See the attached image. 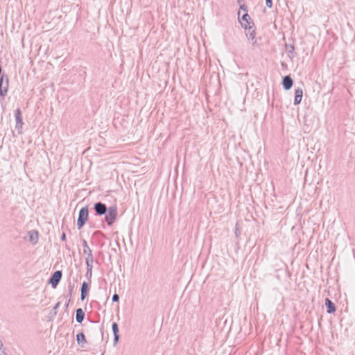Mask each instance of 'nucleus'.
<instances>
[{
    "mask_svg": "<svg viewBox=\"0 0 355 355\" xmlns=\"http://www.w3.org/2000/svg\"><path fill=\"white\" fill-rule=\"evenodd\" d=\"M94 216L101 217L104 216L103 222L105 223L107 225L111 227L116 222L118 216L117 207L112 205L107 207V205L101 202H96L94 204Z\"/></svg>",
    "mask_w": 355,
    "mask_h": 355,
    "instance_id": "nucleus-1",
    "label": "nucleus"
},
{
    "mask_svg": "<svg viewBox=\"0 0 355 355\" xmlns=\"http://www.w3.org/2000/svg\"><path fill=\"white\" fill-rule=\"evenodd\" d=\"M89 218V209L87 206L82 207L78 212V217L77 219V228L81 230L83 226L88 221Z\"/></svg>",
    "mask_w": 355,
    "mask_h": 355,
    "instance_id": "nucleus-2",
    "label": "nucleus"
},
{
    "mask_svg": "<svg viewBox=\"0 0 355 355\" xmlns=\"http://www.w3.org/2000/svg\"><path fill=\"white\" fill-rule=\"evenodd\" d=\"M9 87V78L6 73L0 77V96L3 98L6 96Z\"/></svg>",
    "mask_w": 355,
    "mask_h": 355,
    "instance_id": "nucleus-3",
    "label": "nucleus"
},
{
    "mask_svg": "<svg viewBox=\"0 0 355 355\" xmlns=\"http://www.w3.org/2000/svg\"><path fill=\"white\" fill-rule=\"evenodd\" d=\"M239 22L242 28L245 31H250L254 26V24L248 13H244L241 19H239Z\"/></svg>",
    "mask_w": 355,
    "mask_h": 355,
    "instance_id": "nucleus-4",
    "label": "nucleus"
},
{
    "mask_svg": "<svg viewBox=\"0 0 355 355\" xmlns=\"http://www.w3.org/2000/svg\"><path fill=\"white\" fill-rule=\"evenodd\" d=\"M62 272L61 270H56L48 279V284H50L53 288H56L62 279Z\"/></svg>",
    "mask_w": 355,
    "mask_h": 355,
    "instance_id": "nucleus-5",
    "label": "nucleus"
},
{
    "mask_svg": "<svg viewBox=\"0 0 355 355\" xmlns=\"http://www.w3.org/2000/svg\"><path fill=\"white\" fill-rule=\"evenodd\" d=\"M25 241H28L33 245H35L38 241V232L35 230H30L27 232L26 236H24Z\"/></svg>",
    "mask_w": 355,
    "mask_h": 355,
    "instance_id": "nucleus-6",
    "label": "nucleus"
},
{
    "mask_svg": "<svg viewBox=\"0 0 355 355\" xmlns=\"http://www.w3.org/2000/svg\"><path fill=\"white\" fill-rule=\"evenodd\" d=\"M82 244L83 247V253L87 254V257L85 258V262H94V258L92 255V252L90 248L89 247L86 240L83 239Z\"/></svg>",
    "mask_w": 355,
    "mask_h": 355,
    "instance_id": "nucleus-7",
    "label": "nucleus"
},
{
    "mask_svg": "<svg viewBox=\"0 0 355 355\" xmlns=\"http://www.w3.org/2000/svg\"><path fill=\"white\" fill-rule=\"evenodd\" d=\"M90 283L84 281L81 284L80 288V299L83 301L89 295V291L90 288Z\"/></svg>",
    "mask_w": 355,
    "mask_h": 355,
    "instance_id": "nucleus-8",
    "label": "nucleus"
},
{
    "mask_svg": "<svg viewBox=\"0 0 355 355\" xmlns=\"http://www.w3.org/2000/svg\"><path fill=\"white\" fill-rule=\"evenodd\" d=\"M282 85L284 90H290L293 85V80L290 75H287L283 77Z\"/></svg>",
    "mask_w": 355,
    "mask_h": 355,
    "instance_id": "nucleus-9",
    "label": "nucleus"
},
{
    "mask_svg": "<svg viewBox=\"0 0 355 355\" xmlns=\"http://www.w3.org/2000/svg\"><path fill=\"white\" fill-rule=\"evenodd\" d=\"M112 330L113 335H114L113 343H114V345L115 346L119 343V340L120 338L119 334V325L116 322H112Z\"/></svg>",
    "mask_w": 355,
    "mask_h": 355,
    "instance_id": "nucleus-10",
    "label": "nucleus"
},
{
    "mask_svg": "<svg viewBox=\"0 0 355 355\" xmlns=\"http://www.w3.org/2000/svg\"><path fill=\"white\" fill-rule=\"evenodd\" d=\"M15 120H16L15 128L18 130H19L22 128V125H23L21 112L19 109H17L15 111Z\"/></svg>",
    "mask_w": 355,
    "mask_h": 355,
    "instance_id": "nucleus-11",
    "label": "nucleus"
},
{
    "mask_svg": "<svg viewBox=\"0 0 355 355\" xmlns=\"http://www.w3.org/2000/svg\"><path fill=\"white\" fill-rule=\"evenodd\" d=\"M325 307L327 309V313L331 314L336 312V306L335 304L328 297L325 299Z\"/></svg>",
    "mask_w": 355,
    "mask_h": 355,
    "instance_id": "nucleus-12",
    "label": "nucleus"
},
{
    "mask_svg": "<svg viewBox=\"0 0 355 355\" xmlns=\"http://www.w3.org/2000/svg\"><path fill=\"white\" fill-rule=\"evenodd\" d=\"M303 96V90L302 88H297L295 89V96H294V105H298L301 103L302 99Z\"/></svg>",
    "mask_w": 355,
    "mask_h": 355,
    "instance_id": "nucleus-13",
    "label": "nucleus"
},
{
    "mask_svg": "<svg viewBox=\"0 0 355 355\" xmlns=\"http://www.w3.org/2000/svg\"><path fill=\"white\" fill-rule=\"evenodd\" d=\"M245 35H246V37L249 40H251L252 46H258L257 40L256 38L255 28H252L250 31H248V32L246 33Z\"/></svg>",
    "mask_w": 355,
    "mask_h": 355,
    "instance_id": "nucleus-14",
    "label": "nucleus"
},
{
    "mask_svg": "<svg viewBox=\"0 0 355 355\" xmlns=\"http://www.w3.org/2000/svg\"><path fill=\"white\" fill-rule=\"evenodd\" d=\"M76 341L78 345L81 347H84L87 343V340L83 332H79L76 334Z\"/></svg>",
    "mask_w": 355,
    "mask_h": 355,
    "instance_id": "nucleus-15",
    "label": "nucleus"
},
{
    "mask_svg": "<svg viewBox=\"0 0 355 355\" xmlns=\"http://www.w3.org/2000/svg\"><path fill=\"white\" fill-rule=\"evenodd\" d=\"M85 317V313L81 308H78L76 310V321L81 324L84 320Z\"/></svg>",
    "mask_w": 355,
    "mask_h": 355,
    "instance_id": "nucleus-16",
    "label": "nucleus"
},
{
    "mask_svg": "<svg viewBox=\"0 0 355 355\" xmlns=\"http://www.w3.org/2000/svg\"><path fill=\"white\" fill-rule=\"evenodd\" d=\"M85 263L87 267L85 276L87 279L89 281V282H91V279L92 276L93 262L86 261Z\"/></svg>",
    "mask_w": 355,
    "mask_h": 355,
    "instance_id": "nucleus-17",
    "label": "nucleus"
},
{
    "mask_svg": "<svg viewBox=\"0 0 355 355\" xmlns=\"http://www.w3.org/2000/svg\"><path fill=\"white\" fill-rule=\"evenodd\" d=\"M285 49L287 51L288 56L292 58L295 56V46L293 44H286Z\"/></svg>",
    "mask_w": 355,
    "mask_h": 355,
    "instance_id": "nucleus-18",
    "label": "nucleus"
},
{
    "mask_svg": "<svg viewBox=\"0 0 355 355\" xmlns=\"http://www.w3.org/2000/svg\"><path fill=\"white\" fill-rule=\"evenodd\" d=\"M73 288H74V284H72L71 282H69L68 284V295H67V297H69V300H68V302L66 303V306L67 307L68 306V304L69 303L70 300H71V297L72 295V293H73Z\"/></svg>",
    "mask_w": 355,
    "mask_h": 355,
    "instance_id": "nucleus-19",
    "label": "nucleus"
},
{
    "mask_svg": "<svg viewBox=\"0 0 355 355\" xmlns=\"http://www.w3.org/2000/svg\"><path fill=\"white\" fill-rule=\"evenodd\" d=\"M60 306V302H58L55 304V305L53 306V309L51 310V311L50 312L49 315V320H51L52 319V318L56 315L57 313V309Z\"/></svg>",
    "mask_w": 355,
    "mask_h": 355,
    "instance_id": "nucleus-20",
    "label": "nucleus"
},
{
    "mask_svg": "<svg viewBox=\"0 0 355 355\" xmlns=\"http://www.w3.org/2000/svg\"><path fill=\"white\" fill-rule=\"evenodd\" d=\"M112 300L113 302H118L119 301V295L116 293H114L112 295Z\"/></svg>",
    "mask_w": 355,
    "mask_h": 355,
    "instance_id": "nucleus-21",
    "label": "nucleus"
},
{
    "mask_svg": "<svg viewBox=\"0 0 355 355\" xmlns=\"http://www.w3.org/2000/svg\"><path fill=\"white\" fill-rule=\"evenodd\" d=\"M240 10H242L245 12V13H248V6L245 3L240 4Z\"/></svg>",
    "mask_w": 355,
    "mask_h": 355,
    "instance_id": "nucleus-22",
    "label": "nucleus"
},
{
    "mask_svg": "<svg viewBox=\"0 0 355 355\" xmlns=\"http://www.w3.org/2000/svg\"><path fill=\"white\" fill-rule=\"evenodd\" d=\"M43 65H44V61L42 60H39L37 62V66H38V69L37 70L40 71H42V67H43Z\"/></svg>",
    "mask_w": 355,
    "mask_h": 355,
    "instance_id": "nucleus-23",
    "label": "nucleus"
},
{
    "mask_svg": "<svg viewBox=\"0 0 355 355\" xmlns=\"http://www.w3.org/2000/svg\"><path fill=\"white\" fill-rule=\"evenodd\" d=\"M266 5L268 8H270L272 6V0H265Z\"/></svg>",
    "mask_w": 355,
    "mask_h": 355,
    "instance_id": "nucleus-24",
    "label": "nucleus"
},
{
    "mask_svg": "<svg viewBox=\"0 0 355 355\" xmlns=\"http://www.w3.org/2000/svg\"><path fill=\"white\" fill-rule=\"evenodd\" d=\"M60 239L62 241H66L67 240V236H66V234L64 232H63L60 236Z\"/></svg>",
    "mask_w": 355,
    "mask_h": 355,
    "instance_id": "nucleus-25",
    "label": "nucleus"
},
{
    "mask_svg": "<svg viewBox=\"0 0 355 355\" xmlns=\"http://www.w3.org/2000/svg\"><path fill=\"white\" fill-rule=\"evenodd\" d=\"M0 353H1V355H4L6 354V352H5V349L2 348V349H0Z\"/></svg>",
    "mask_w": 355,
    "mask_h": 355,
    "instance_id": "nucleus-26",
    "label": "nucleus"
},
{
    "mask_svg": "<svg viewBox=\"0 0 355 355\" xmlns=\"http://www.w3.org/2000/svg\"><path fill=\"white\" fill-rule=\"evenodd\" d=\"M64 248L66 250H70V248L69 247V245L67 244L65 245Z\"/></svg>",
    "mask_w": 355,
    "mask_h": 355,
    "instance_id": "nucleus-27",
    "label": "nucleus"
},
{
    "mask_svg": "<svg viewBox=\"0 0 355 355\" xmlns=\"http://www.w3.org/2000/svg\"><path fill=\"white\" fill-rule=\"evenodd\" d=\"M238 3L240 5V4H242L243 3V0H238L237 1Z\"/></svg>",
    "mask_w": 355,
    "mask_h": 355,
    "instance_id": "nucleus-28",
    "label": "nucleus"
},
{
    "mask_svg": "<svg viewBox=\"0 0 355 355\" xmlns=\"http://www.w3.org/2000/svg\"><path fill=\"white\" fill-rule=\"evenodd\" d=\"M101 334H102V338H103V327L101 328Z\"/></svg>",
    "mask_w": 355,
    "mask_h": 355,
    "instance_id": "nucleus-29",
    "label": "nucleus"
},
{
    "mask_svg": "<svg viewBox=\"0 0 355 355\" xmlns=\"http://www.w3.org/2000/svg\"><path fill=\"white\" fill-rule=\"evenodd\" d=\"M2 347H3V344L1 342H0V349H2Z\"/></svg>",
    "mask_w": 355,
    "mask_h": 355,
    "instance_id": "nucleus-30",
    "label": "nucleus"
},
{
    "mask_svg": "<svg viewBox=\"0 0 355 355\" xmlns=\"http://www.w3.org/2000/svg\"><path fill=\"white\" fill-rule=\"evenodd\" d=\"M44 88H41V89H40V93H41V94H42V92H43V90H44Z\"/></svg>",
    "mask_w": 355,
    "mask_h": 355,
    "instance_id": "nucleus-31",
    "label": "nucleus"
},
{
    "mask_svg": "<svg viewBox=\"0 0 355 355\" xmlns=\"http://www.w3.org/2000/svg\"><path fill=\"white\" fill-rule=\"evenodd\" d=\"M282 65L284 67V66H285L286 64H285V63H284V62H282Z\"/></svg>",
    "mask_w": 355,
    "mask_h": 355,
    "instance_id": "nucleus-32",
    "label": "nucleus"
},
{
    "mask_svg": "<svg viewBox=\"0 0 355 355\" xmlns=\"http://www.w3.org/2000/svg\"><path fill=\"white\" fill-rule=\"evenodd\" d=\"M94 302L99 306V303L98 302L95 301Z\"/></svg>",
    "mask_w": 355,
    "mask_h": 355,
    "instance_id": "nucleus-33",
    "label": "nucleus"
}]
</instances>
